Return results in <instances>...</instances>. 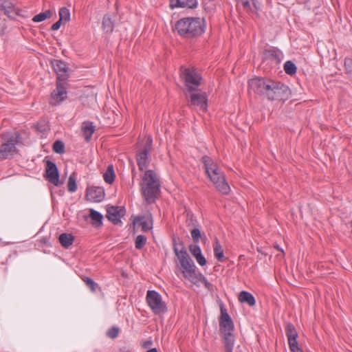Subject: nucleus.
Segmentation results:
<instances>
[{
    "instance_id": "b1692460",
    "label": "nucleus",
    "mask_w": 352,
    "mask_h": 352,
    "mask_svg": "<svg viewBox=\"0 0 352 352\" xmlns=\"http://www.w3.org/2000/svg\"><path fill=\"white\" fill-rule=\"evenodd\" d=\"M239 300L241 302H245L251 307L256 304V300L253 295L245 291H242L240 292L239 296Z\"/></svg>"
},
{
    "instance_id": "4c0bfd02",
    "label": "nucleus",
    "mask_w": 352,
    "mask_h": 352,
    "mask_svg": "<svg viewBox=\"0 0 352 352\" xmlns=\"http://www.w3.org/2000/svg\"><path fill=\"white\" fill-rule=\"evenodd\" d=\"M119 329L116 327L110 328L107 331V336L111 338H116L118 336Z\"/></svg>"
},
{
    "instance_id": "1a4fd4ad",
    "label": "nucleus",
    "mask_w": 352,
    "mask_h": 352,
    "mask_svg": "<svg viewBox=\"0 0 352 352\" xmlns=\"http://www.w3.org/2000/svg\"><path fill=\"white\" fill-rule=\"evenodd\" d=\"M146 301L155 314H160L166 310V303L162 300V296L154 290H148Z\"/></svg>"
},
{
    "instance_id": "c9c22d12",
    "label": "nucleus",
    "mask_w": 352,
    "mask_h": 352,
    "mask_svg": "<svg viewBox=\"0 0 352 352\" xmlns=\"http://www.w3.org/2000/svg\"><path fill=\"white\" fill-rule=\"evenodd\" d=\"M189 250L191 254L196 258L201 254V248L199 245L195 244H192L189 246Z\"/></svg>"
},
{
    "instance_id": "412c9836",
    "label": "nucleus",
    "mask_w": 352,
    "mask_h": 352,
    "mask_svg": "<svg viewBox=\"0 0 352 352\" xmlns=\"http://www.w3.org/2000/svg\"><path fill=\"white\" fill-rule=\"evenodd\" d=\"M285 333L288 340V344L297 342L298 333L295 327L292 324H287L286 326Z\"/></svg>"
},
{
    "instance_id": "c03bdc74",
    "label": "nucleus",
    "mask_w": 352,
    "mask_h": 352,
    "mask_svg": "<svg viewBox=\"0 0 352 352\" xmlns=\"http://www.w3.org/2000/svg\"><path fill=\"white\" fill-rule=\"evenodd\" d=\"M199 276H200V278H199V281H202L205 283V285L206 286H208V285H209V283H208L207 280L206 279V278L204 276H203L201 274H199Z\"/></svg>"
},
{
    "instance_id": "0eeeda50",
    "label": "nucleus",
    "mask_w": 352,
    "mask_h": 352,
    "mask_svg": "<svg viewBox=\"0 0 352 352\" xmlns=\"http://www.w3.org/2000/svg\"><path fill=\"white\" fill-rule=\"evenodd\" d=\"M19 138V135L16 133L3 135L4 142L0 145V159H7L14 155Z\"/></svg>"
},
{
    "instance_id": "6ab92c4d",
    "label": "nucleus",
    "mask_w": 352,
    "mask_h": 352,
    "mask_svg": "<svg viewBox=\"0 0 352 352\" xmlns=\"http://www.w3.org/2000/svg\"><path fill=\"white\" fill-rule=\"evenodd\" d=\"M197 4V0H170V6L173 9L176 8H195Z\"/></svg>"
},
{
    "instance_id": "dca6fc26",
    "label": "nucleus",
    "mask_w": 352,
    "mask_h": 352,
    "mask_svg": "<svg viewBox=\"0 0 352 352\" xmlns=\"http://www.w3.org/2000/svg\"><path fill=\"white\" fill-rule=\"evenodd\" d=\"M52 64L57 74V81H65L68 78V67L67 64L60 60H54Z\"/></svg>"
},
{
    "instance_id": "f03ea898",
    "label": "nucleus",
    "mask_w": 352,
    "mask_h": 352,
    "mask_svg": "<svg viewBox=\"0 0 352 352\" xmlns=\"http://www.w3.org/2000/svg\"><path fill=\"white\" fill-rule=\"evenodd\" d=\"M206 25L204 19L187 17L177 21L174 30L182 37L192 38L201 36L205 31Z\"/></svg>"
},
{
    "instance_id": "e433bc0d",
    "label": "nucleus",
    "mask_w": 352,
    "mask_h": 352,
    "mask_svg": "<svg viewBox=\"0 0 352 352\" xmlns=\"http://www.w3.org/2000/svg\"><path fill=\"white\" fill-rule=\"evenodd\" d=\"M191 236L195 243H198L201 238V232L198 228H194L191 230Z\"/></svg>"
},
{
    "instance_id": "5701e85b",
    "label": "nucleus",
    "mask_w": 352,
    "mask_h": 352,
    "mask_svg": "<svg viewBox=\"0 0 352 352\" xmlns=\"http://www.w3.org/2000/svg\"><path fill=\"white\" fill-rule=\"evenodd\" d=\"M213 250L214 256L217 259V261L219 262L223 261L225 258L223 250L217 237L214 238V241L213 243Z\"/></svg>"
},
{
    "instance_id": "f704fd0d",
    "label": "nucleus",
    "mask_w": 352,
    "mask_h": 352,
    "mask_svg": "<svg viewBox=\"0 0 352 352\" xmlns=\"http://www.w3.org/2000/svg\"><path fill=\"white\" fill-rule=\"evenodd\" d=\"M146 242V237L144 235H138L135 239V248L138 250L142 249Z\"/></svg>"
},
{
    "instance_id": "473e14b6",
    "label": "nucleus",
    "mask_w": 352,
    "mask_h": 352,
    "mask_svg": "<svg viewBox=\"0 0 352 352\" xmlns=\"http://www.w3.org/2000/svg\"><path fill=\"white\" fill-rule=\"evenodd\" d=\"M104 179L108 184H111L115 179V173L112 166L108 167L106 172L104 173Z\"/></svg>"
},
{
    "instance_id": "ddd939ff",
    "label": "nucleus",
    "mask_w": 352,
    "mask_h": 352,
    "mask_svg": "<svg viewBox=\"0 0 352 352\" xmlns=\"http://www.w3.org/2000/svg\"><path fill=\"white\" fill-rule=\"evenodd\" d=\"M67 92L65 87V81H56V87L52 92V104H58L67 98Z\"/></svg>"
},
{
    "instance_id": "7c9ffc66",
    "label": "nucleus",
    "mask_w": 352,
    "mask_h": 352,
    "mask_svg": "<svg viewBox=\"0 0 352 352\" xmlns=\"http://www.w3.org/2000/svg\"><path fill=\"white\" fill-rule=\"evenodd\" d=\"M59 19L63 23H67L70 20L69 10L65 7H63L59 10Z\"/></svg>"
},
{
    "instance_id": "bb28decb",
    "label": "nucleus",
    "mask_w": 352,
    "mask_h": 352,
    "mask_svg": "<svg viewBox=\"0 0 352 352\" xmlns=\"http://www.w3.org/2000/svg\"><path fill=\"white\" fill-rule=\"evenodd\" d=\"M0 9L9 14L14 11V6L10 0H0Z\"/></svg>"
},
{
    "instance_id": "2f4dec72",
    "label": "nucleus",
    "mask_w": 352,
    "mask_h": 352,
    "mask_svg": "<svg viewBox=\"0 0 352 352\" xmlns=\"http://www.w3.org/2000/svg\"><path fill=\"white\" fill-rule=\"evenodd\" d=\"M296 69H297L296 66L292 61L287 60L285 63L284 70L286 74H287L289 75H294L296 74Z\"/></svg>"
},
{
    "instance_id": "2eb2a0df",
    "label": "nucleus",
    "mask_w": 352,
    "mask_h": 352,
    "mask_svg": "<svg viewBox=\"0 0 352 352\" xmlns=\"http://www.w3.org/2000/svg\"><path fill=\"white\" fill-rule=\"evenodd\" d=\"M133 224L135 226H140L142 230L144 232L151 230L153 228V224L151 213L147 212L144 215L135 217L133 220Z\"/></svg>"
},
{
    "instance_id": "ea45409f",
    "label": "nucleus",
    "mask_w": 352,
    "mask_h": 352,
    "mask_svg": "<svg viewBox=\"0 0 352 352\" xmlns=\"http://www.w3.org/2000/svg\"><path fill=\"white\" fill-rule=\"evenodd\" d=\"M84 281L85 282L86 285L91 288L92 291H96V283L91 278L86 277L84 279Z\"/></svg>"
},
{
    "instance_id": "20e7f679",
    "label": "nucleus",
    "mask_w": 352,
    "mask_h": 352,
    "mask_svg": "<svg viewBox=\"0 0 352 352\" xmlns=\"http://www.w3.org/2000/svg\"><path fill=\"white\" fill-rule=\"evenodd\" d=\"M140 186L146 202L153 203L160 192V182L157 173L152 170H146Z\"/></svg>"
},
{
    "instance_id": "c756f323",
    "label": "nucleus",
    "mask_w": 352,
    "mask_h": 352,
    "mask_svg": "<svg viewBox=\"0 0 352 352\" xmlns=\"http://www.w3.org/2000/svg\"><path fill=\"white\" fill-rule=\"evenodd\" d=\"M67 188L70 192H74L76 191L77 184L76 173H73L72 174L70 175L68 179Z\"/></svg>"
},
{
    "instance_id": "79ce46f5",
    "label": "nucleus",
    "mask_w": 352,
    "mask_h": 352,
    "mask_svg": "<svg viewBox=\"0 0 352 352\" xmlns=\"http://www.w3.org/2000/svg\"><path fill=\"white\" fill-rule=\"evenodd\" d=\"M64 23L63 21H60V20L59 19L58 21H56L55 23H54L52 27H51V30H53V31H56L58 30L61 25Z\"/></svg>"
},
{
    "instance_id": "9b49d317",
    "label": "nucleus",
    "mask_w": 352,
    "mask_h": 352,
    "mask_svg": "<svg viewBox=\"0 0 352 352\" xmlns=\"http://www.w3.org/2000/svg\"><path fill=\"white\" fill-rule=\"evenodd\" d=\"M201 161L208 176H221L225 175L218 164L210 157L204 155L202 157Z\"/></svg>"
},
{
    "instance_id": "f8f14e48",
    "label": "nucleus",
    "mask_w": 352,
    "mask_h": 352,
    "mask_svg": "<svg viewBox=\"0 0 352 352\" xmlns=\"http://www.w3.org/2000/svg\"><path fill=\"white\" fill-rule=\"evenodd\" d=\"M45 178L49 182L56 186H58L60 184L58 170L56 165L53 162L47 161L46 163Z\"/></svg>"
},
{
    "instance_id": "423d86ee",
    "label": "nucleus",
    "mask_w": 352,
    "mask_h": 352,
    "mask_svg": "<svg viewBox=\"0 0 352 352\" xmlns=\"http://www.w3.org/2000/svg\"><path fill=\"white\" fill-rule=\"evenodd\" d=\"M185 94L188 98L189 107H195L204 112L207 110L208 96L206 92L196 89L186 91Z\"/></svg>"
},
{
    "instance_id": "a18cd8bd",
    "label": "nucleus",
    "mask_w": 352,
    "mask_h": 352,
    "mask_svg": "<svg viewBox=\"0 0 352 352\" xmlns=\"http://www.w3.org/2000/svg\"><path fill=\"white\" fill-rule=\"evenodd\" d=\"M146 352H157L155 348L148 350Z\"/></svg>"
},
{
    "instance_id": "6e6552de",
    "label": "nucleus",
    "mask_w": 352,
    "mask_h": 352,
    "mask_svg": "<svg viewBox=\"0 0 352 352\" xmlns=\"http://www.w3.org/2000/svg\"><path fill=\"white\" fill-rule=\"evenodd\" d=\"M153 139L151 136L146 138L144 144L136 154V160L140 170H146L151 162L150 153L152 151Z\"/></svg>"
},
{
    "instance_id": "a19ab883",
    "label": "nucleus",
    "mask_w": 352,
    "mask_h": 352,
    "mask_svg": "<svg viewBox=\"0 0 352 352\" xmlns=\"http://www.w3.org/2000/svg\"><path fill=\"white\" fill-rule=\"evenodd\" d=\"M197 262L201 266H204L206 264V260L205 257L201 254L199 256L195 258Z\"/></svg>"
},
{
    "instance_id": "f257e3e1",
    "label": "nucleus",
    "mask_w": 352,
    "mask_h": 352,
    "mask_svg": "<svg viewBox=\"0 0 352 352\" xmlns=\"http://www.w3.org/2000/svg\"><path fill=\"white\" fill-rule=\"evenodd\" d=\"M249 94L265 96L270 100H284L290 95L289 89L284 84L270 78L256 77L248 82Z\"/></svg>"
},
{
    "instance_id": "a211bd4d",
    "label": "nucleus",
    "mask_w": 352,
    "mask_h": 352,
    "mask_svg": "<svg viewBox=\"0 0 352 352\" xmlns=\"http://www.w3.org/2000/svg\"><path fill=\"white\" fill-rule=\"evenodd\" d=\"M123 215V210L119 207L111 206L107 210V218L115 225L120 222V218Z\"/></svg>"
},
{
    "instance_id": "4468645a",
    "label": "nucleus",
    "mask_w": 352,
    "mask_h": 352,
    "mask_svg": "<svg viewBox=\"0 0 352 352\" xmlns=\"http://www.w3.org/2000/svg\"><path fill=\"white\" fill-rule=\"evenodd\" d=\"M217 191L223 195H228L230 187L226 180V176H208Z\"/></svg>"
},
{
    "instance_id": "393cba45",
    "label": "nucleus",
    "mask_w": 352,
    "mask_h": 352,
    "mask_svg": "<svg viewBox=\"0 0 352 352\" xmlns=\"http://www.w3.org/2000/svg\"><path fill=\"white\" fill-rule=\"evenodd\" d=\"M58 239L63 247L68 248L72 245L74 237L72 234L63 233L59 236Z\"/></svg>"
},
{
    "instance_id": "49530a36",
    "label": "nucleus",
    "mask_w": 352,
    "mask_h": 352,
    "mask_svg": "<svg viewBox=\"0 0 352 352\" xmlns=\"http://www.w3.org/2000/svg\"><path fill=\"white\" fill-rule=\"evenodd\" d=\"M275 248L278 250H280V249L279 248V247L277 245V246H275ZM281 252H283V251L281 250Z\"/></svg>"
},
{
    "instance_id": "cd10ccee",
    "label": "nucleus",
    "mask_w": 352,
    "mask_h": 352,
    "mask_svg": "<svg viewBox=\"0 0 352 352\" xmlns=\"http://www.w3.org/2000/svg\"><path fill=\"white\" fill-rule=\"evenodd\" d=\"M102 28L106 32H111L113 30V23L109 15L103 17Z\"/></svg>"
},
{
    "instance_id": "c85d7f7f",
    "label": "nucleus",
    "mask_w": 352,
    "mask_h": 352,
    "mask_svg": "<svg viewBox=\"0 0 352 352\" xmlns=\"http://www.w3.org/2000/svg\"><path fill=\"white\" fill-rule=\"evenodd\" d=\"M52 16V12L51 10H47L43 12H41L36 15H35L32 21L35 23H38L45 21L47 19H50Z\"/></svg>"
},
{
    "instance_id": "39448f33",
    "label": "nucleus",
    "mask_w": 352,
    "mask_h": 352,
    "mask_svg": "<svg viewBox=\"0 0 352 352\" xmlns=\"http://www.w3.org/2000/svg\"><path fill=\"white\" fill-rule=\"evenodd\" d=\"M219 329L222 335L226 352H232L235 338L234 336V324L226 309L221 308Z\"/></svg>"
},
{
    "instance_id": "9d476101",
    "label": "nucleus",
    "mask_w": 352,
    "mask_h": 352,
    "mask_svg": "<svg viewBox=\"0 0 352 352\" xmlns=\"http://www.w3.org/2000/svg\"><path fill=\"white\" fill-rule=\"evenodd\" d=\"M181 77L185 82L187 88L186 91L197 89L201 83V78L200 75L192 69H184L182 72Z\"/></svg>"
},
{
    "instance_id": "72a5a7b5",
    "label": "nucleus",
    "mask_w": 352,
    "mask_h": 352,
    "mask_svg": "<svg viewBox=\"0 0 352 352\" xmlns=\"http://www.w3.org/2000/svg\"><path fill=\"white\" fill-rule=\"evenodd\" d=\"M65 146L62 141L57 140L53 144V150L55 153L62 154L65 151Z\"/></svg>"
},
{
    "instance_id": "aec40b11",
    "label": "nucleus",
    "mask_w": 352,
    "mask_h": 352,
    "mask_svg": "<svg viewBox=\"0 0 352 352\" xmlns=\"http://www.w3.org/2000/svg\"><path fill=\"white\" fill-rule=\"evenodd\" d=\"M81 130L85 140L89 142L95 131V126H94L93 122L89 121L83 122L82 123Z\"/></svg>"
},
{
    "instance_id": "f3484780",
    "label": "nucleus",
    "mask_w": 352,
    "mask_h": 352,
    "mask_svg": "<svg viewBox=\"0 0 352 352\" xmlns=\"http://www.w3.org/2000/svg\"><path fill=\"white\" fill-rule=\"evenodd\" d=\"M86 196L90 201L100 202L104 197V189L101 187L91 186L87 188Z\"/></svg>"
},
{
    "instance_id": "a878e982",
    "label": "nucleus",
    "mask_w": 352,
    "mask_h": 352,
    "mask_svg": "<svg viewBox=\"0 0 352 352\" xmlns=\"http://www.w3.org/2000/svg\"><path fill=\"white\" fill-rule=\"evenodd\" d=\"M90 218L92 221V224L96 227H100L102 224L103 216L98 211L91 209Z\"/></svg>"
},
{
    "instance_id": "37998d69",
    "label": "nucleus",
    "mask_w": 352,
    "mask_h": 352,
    "mask_svg": "<svg viewBox=\"0 0 352 352\" xmlns=\"http://www.w3.org/2000/svg\"><path fill=\"white\" fill-rule=\"evenodd\" d=\"M153 344V342L151 339L146 340L143 342L142 346L144 348H149Z\"/></svg>"
},
{
    "instance_id": "58836bf2",
    "label": "nucleus",
    "mask_w": 352,
    "mask_h": 352,
    "mask_svg": "<svg viewBox=\"0 0 352 352\" xmlns=\"http://www.w3.org/2000/svg\"><path fill=\"white\" fill-rule=\"evenodd\" d=\"M289 346L292 352H303L302 349L298 346V342L289 344Z\"/></svg>"
},
{
    "instance_id": "7ed1b4c3",
    "label": "nucleus",
    "mask_w": 352,
    "mask_h": 352,
    "mask_svg": "<svg viewBox=\"0 0 352 352\" xmlns=\"http://www.w3.org/2000/svg\"><path fill=\"white\" fill-rule=\"evenodd\" d=\"M173 250L179 261L180 272L184 278L195 285L197 284L199 282L200 276L196 273V266L186 249L182 247L179 250L175 244Z\"/></svg>"
},
{
    "instance_id": "4be33fe9",
    "label": "nucleus",
    "mask_w": 352,
    "mask_h": 352,
    "mask_svg": "<svg viewBox=\"0 0 352 352\" xmlns=\"http://www.w3.org/2000/svg\"><path fill=\"white\" fill-rule=\"evenodd\" d=\"M265 56L274 60L276 63H278L281 61L283 55L280 50L270 49L265 51Z\"/></svg>"
}]
</instances>
